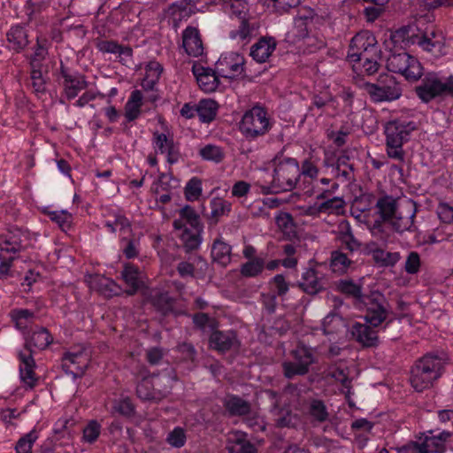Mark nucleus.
<instances>
[{
    "label": "nucleus",
    "instance_id": "obj_6",
    "mask_svg": "<svg viewBox=\"0 0 453 453\" xmlns=\"http://www.w3.org/2000/svg\"><path fill=\"white\" fill-rule=\"evenodd\" d=\"M273 127L265 108L255 105L243 114L239 129L248 140H255L266 134Z\"/></svg>",
    "mask_w": 453,
    "mask_h": 453
},
{
    "label": "nucleus",
    "instance_id": "obj_59",
    "mask_svg": "<svg viewBox=\"0 0 453 453\" xmlns=\"http://www.w3.org/2000/svg\"><path fill=\"white\" fill-rule=\"evenodd\" d=\"M419 268L420 257L418 253L416 251L410 252L404 265L405 272L409 274H415L419 271Z\"/></svg>",
    "mask_w": 453,
    "mask_h": 453
},
{
    "label": "nucleus",
    "instance_id": "obj_51",
    "mask_svg": "<svg viewBox=\"0 0 453 453\" xmlns=\"http://www.w3.org/2000/svg\"><path fill=\"white\" fill-rule=\"evenodd\" d=\"M211 218L215 219V223L218 221V218L227 214L231 210V203L221 199V198H214L211 203Z\"/></svg>",
    "mask_w": 453,
    "mask_h": 453
},
{
    "label": "nucleus",
    "instance_id": "obj_11",
    "mask_svg": "<svg viewBox=\"0 0 453 453\" xmlns=\"http://www.w3.org/2000/svg\"><path fill=\"white\" fill-rule=\"evenodd\" d=\"M244 58L236 52H229L220 56L215 64L218 75L234 79L244 71Z\"/></svg>",
    "mask_w": 453,
    "mask_h": 453
},
{
    "label": "nucleus",
    "instance_id": "obj_44",
    "mask_svg": "<svg viewBox=\"0 0 453 453\" xmlns=\"http://www.w3.org/2000/svg\"><path fill=\"white\" fill-rule=\"evenodd\" d=\"M407 65L408 67L406 68V71H403L402 73L406 78V80L416 81L419 79H422L423 67L416 58L411 56Z\"/></svg>",
    "mask_w": 453,
    "mask_h": 453
},
{
    "label": "nucleus",
    "instance_id": "obj_23",
    "mask_svg": "<svg viewBox=\"0 0 453 453\" xmlns=\"http://www.w3.org/2000/svg\"><path fill=\"white\" fill-rule=\"evenodd\" d=\"M212 261L226 267L232 260V247L221 238H217L211 245Z\"/></svg>",
    "mask_w": 453,
    "mask_h": 453
},
{
    "label": "nucleus",
    "instance_id": "obj_39",
    "mask_svg": "<svg viewBox=\"0 0 453 453\" xmlns=\"http://www.w3.org/2000/svg\"><path fill=\"white\" fill-rule=\"evenodd\" d=\"M309 414L318 423H323L328 419L329 413L324 402L319 399H313L309 406Z\"/></svg>",
    "mask_w": 453,
    "mask_h": 453
},
{
    "label": "nucleus",
    "instance_id": "obj_47",
    "mask_svg": "<svg viewBox=\"0 0 453 453\" xmlns=\"http://www.w3.org/2000/svg\"><path fill=\"white\" fill-rule=\"evenodd\" d=\"M38 436L35 430L22 436L17 442L15 449L17 453H32V447Z\"/></svg>",
    "mask_w": 453,
    "mask_h": 453
},
{
    "label": "nucleus",
    "instance_id": "obj_26",
    "mask_svg": "<svg viewBox=\"0 0 453 453\" xmlns=\"http://www.w3.org/2000/svg\"><path fill=\"white\" fill-rule=\"evenodd\" d=\"M377 42L375 37L368 33L357 34L351 40L348 53H358L361 51L376 50Z\"/></svg>",
    "mask_w": 453,
    "mask_h": 453
},
{
    "label": "nucleus",
    "instance_id": "obj_15",
    "mask_svg": "<svg viewBox=\"0 0 453 453\" xmlns=\"http://www.w3.org/2000/svg\"><path fill=\"white\" fill-rule=\"evenodd\" d=\"M209 343L213 349L222 353L240 346V342L237 339V334L233 330H216L212 332L209 339Z\"/></svg>",
    "mask_w": 453,
    "mask_h": 453
},
{
    "label": "nucleus",
    "instance_id": "obj_34",
    "mask_svg": "<svg viewBox=\"0 0 453 453\" xmlns=\"http://www.w3.org/2000/svg\"><path fill=\"white\" fill-rule=\"evenodd\" d=\"M96 48L103 53L118 54L119 57L124 56L132 58L133 49L129 46H124L113 40H102L96 43Z\"/></svg>",
    "mask_w": 453,
    "mask_h": 453
},
{
    "label": "nucleus",
    "instance_id": "obj_30",
    "mask_svg": "<svg viewBox=\"0 0 453 453\" xmlns=\"http://www.w3.org/2000/svg\"><path fill=\"white\" fill-rule=\"evenodd\" d=\"M337 162L335 177H342L346 181L354 180V165L350 163V156L348 150L340 151L337 157Z\"/></svg>",
    "mask_w": 453,
    "mask_h": 453
},
{
    "label": "nucleus",
    "instance_id": "obj_17",
    "mask_svg": "<svg viewBox=\"0 0 453 453\" xmlns=\"http://www.w3.org/2000/svg\"><path fill=\"white\" fill-rule=\"evenodd\" d=\"M85 358L84 349L78 351H67L62 357V369L71 374L74 379L81 378L84 375L87 365H81V359Z\"/></svg>",
    "mask_w": 453,
    "mask_h": 453
},
{
    "label": "nucleus",
    "instance_id": "obj_43",
    "mask_svg": "<svg viewBox=\"0 0 453 453\" xmlns=\"http://www.w3.org/2000/svg\"><path fill=\"white\" fill-rule=\"evenodd\" d=\"M268 285L272 293H275L278 296L283 297L289 290V283L286 280L283 274H276L273 276Z\"/></svg>",
    "mask_w": 453,
    "mask_h": 453
},
{
    "label": "nucleus",
    "instance_id": "obj_36",
    "mask_svg": "<svg viewBox=\"0 0 453 453\" xmlns=\"http://www.w3.org/2000/svg\"><path fill=\"white\" fill-rule=\"evenodd\" d=\"M411 56L405 51L392 53L387 59V68L389 72L403 73L408 67V61Z\"/></svg>",
    "mask_w": 453,
    "mask_h": 453
},
{
    "label": "nucleus",
    "instance_id": "obj_14",
    "mask_svg": "<svg viewBox=\"0 0 453 453\" xmlns=\"http://www.w3.org/2000/svg\"><path fill=\"white\" fill-rule=\"evenodd\" d=\"M368 323L355 322L350 328L352 337L365 348L377 347L380 343L378 332Z\"/></svg>",
    "mask_w": 453,
    "mask_h": 453
},
{
    "label": "nucleus",
    "instance_id": "obj_33",
    "mask_svg": "<svg viewBox=\"0 0 453 453\" xmlns=\"http://www.w3.org/2000/svg\"><path fill=\"white\" fill-rule=\"evenodd\" d=\"M219 104L212 99H203L196 105V113L203 123H211L215 119Z\"/></svg>",
    "mask_w": 453,
    "mask_h": 453
},
{
    "label": "nucleus",
    "instance_id": "obj_24",
    "mask_svg": "<svg viewBox=\"0 0 453 453\" xmlns=\"http://www.w3.org/2000/svg\"><path fill=\"white\" fill-rule=\"evenodd\" d=\"M370 247L368 254L372 255V260L380 267H393L400 260L401 256L399 252H389L377 247Z\"/></svg>",
    "mask_w": 453,
    "mask_h": 453
},
{
    "label": "nucleus",
    "instance_id": "obj_1",
    "mask_svg": "<svg viewBox=\"0 0 453 453\" xmlns=\"http://www.w3.org/2000/svg\"><path fill=\"white\" fill-rule=\"evenodd\" d=\"M273 162L274 165L273 180L269 186L262 187L263 193L268 195L293 190L301 177L297 160L285 157L282 152H280L274 157Z\"/></svg>",
    "mask_w": 453,
    "mask_h": 453
},
{
    "label": "nucleus",
    "instance_id": "obj_5",
    "mask_svg": "<svg viewBox=\"0 0 453 453\" xmlns=\"http://www.w3.org/2000/svg\"><path fill=\"white\" fill-rule=\"evenodd\" d=\"M452 436V433L442 431L434 435V431L429 430L419 433L415 436L416 441H410L406 444L396 447L398 453H442L445 449V443Z\"/></svg>",
    "mask_w": 453,
    "mask_h": 453
},
{
    "label": "nucleus",
    "instance_id": "obj_46",
    "mask_svg": "<svg viewBox=\"0 0 453 453\" xmlns=\"http://www.w3.org/2000/svg\"><path fill=\"white\" fill-rule=\"evenodd\" d=\"M272 411L275 412L274 414L277 416L275 418V425L277 427H291L294 426L293 423V416L292 412L288 409H278L277 404L274 403L273 410Z\"/></svg>",
    "mask_w": 453,
    "mask_h": 453
},
{
    "label": "nucleus",
    "instance_id": "obj_57",
    "mask_svg": "<svg viewBox=\"0 0 453 453\" xmlns=\"http://www.w3.org/2000/svg\"><path fill=\"white\" fill-rule=\"evenodd\" d=\"M105 226L112 233H115L117 227L119 228L120 231H124L126 229L131 228L130 220L124 215L117 214L115 215V219L113 222L108 221L105 223Z\"/></svg>",
    "mask_w": 453,
    "mask_h": 453
},
{
    "label": "nucleus",
    "instance_id": "obj_62",
    "mask_svg": "<svg viewBox=\"0 0 453 453\" xmlns=\"http://www.w3.org/2000/svg\"><path fill=\"white\" fill-rule=\"evenodd\" d=\"M437 214L441 222L445 224L453 223V207L447 203H440L437 208Z\"/></svg>",
    "mask_w": 453,
    "mask_h": 453
},
{
    "label": "nucleus",
    "instance_id": "obj_3",
    "mask_svg": "<svg viewBox=\"0 0 453 453\" xmlns=\"http://www.w3.org/2000/svg\"><path fill=\"white\" fill-rule=\"evenodd\" d=\"M415 129L416 126L412 121L395 119L386 124V149L388 157L400 162L404 161L403 145L409 140L411 132Z\"/></svg>",
    "mask_w": 453,
    "mask_h": 453
},
{
    "label": "nucleus",
    "instance_id": "obj_19",
    "mask_svg": "<svg viewBox=\"0 0 453 453\" xmlns=\"http://www.w3.org/2000/svg\"><path fill=\"white\" fill-rule=\"evenodd\" d=\"M296 286L304 293L310 296H315L325 289L322 278L313 268H308L302 274L301 280L296 282Z\"/></svg>",
    "mask_w": 453,
    "mask_h": 453
},
{
    "label": "nucleus",
    "instance_id": "obj_64",
    "mask_svg": "<svg viewBox=\"0 0 453 453\" xmlns=\"http://www.w3.org/2000/svg\"><path fill=\"white\" fill-rule=\"evenodd\" d=\"M229 453H257L253 444L244 440H238L234 445L228 448Z\"/></svg>",
    "mask_w": 453,
    "mask_h": 453
},
{
    "label": "nucleus",
    "instance_id": "obj_50",
    "mask_svg": "<svg viewBox=\"0 0 453 453\" xmlns=\"http://www.w3.org/2000/svg\"><path fill=\"white\" fill-rule=\"evenodd\" d=\"M101 434V425L96 420H90L83 428L82 439L88 443H94Z\"/></svg>",
    "mask_w": 453,
    "mask_h": 453
},
{
    "label": "nucleus",
    "instance_id": "obj_52",
    "mask_svg": "<svg viewBox=\"0 0 453 453\" xmlns=\"http://www.w3.org/2000/svg\"><path fill=\"white\" fill-rule=\"evenodd\" d=\"M32 87L36 94L46 92V83L42 77L40 67H32L31 70Z\"/></svg>",
    "mask_w": 453,
    "mask_h": 453
},
{
    "label": "nucleus",
    "instance_id": "obj_38",
    "mask_svg": "<svg viewBox=\"0 0 453 453\" xmlns=\"http://www.w3.org/2000/svg\"><path fill=\"white\" fill-rule=\"evenodd\" d=\"M218 76L216 68L214 70L211 69L198 78L196 81L204 92L210 93L215 91L220 83Z\"/></svg>",
    "mask_w": 453,
    "mask_h": 453
},
{
    "label": "nucleus",
    "instance_id": "obj_20",
    "mask_svg": "<svg viewBox=\"0 0 453 453\" xmlns=\"http://www.w3.org/2000/svg\"><path fill=\"white\" fill-rule=\"evenodd\" d=\"M28 243V237L19 229L8 232L4 240L0 242V251L7 253H17L26 250Z\"/></svg>",
    "mask_w": 453,
    "mask_h": 453
},
{
    "label": "nucleus",
    "instance_id": "obj_41",
    "mask_svg": "<svg viewBox=\"0 0 453 453\" xmlns=\"http://www.w3.org/2000/svg\"><path fill=\"white\" fill-rule=\"evenodd\" d=\"M351 264V260L347 255L340 250H334L331 253L330 266L335 273H343Z\"/></svg>",
    "mask_w": 453,
    "mask_h": 453
},
{
    "label": "nucleus",
    "instance_id": "obj_13",
    "mask_svg": "<svg viewBox=\"0 0 453 453\" xmlns=\"http://www.w3.org/2000/svg\"><path fill=\"white\" fill-rule=\"evenodd\" d=\"M141 381L136 386V395L142 401H157L161 398V392L156 390L153 379L157 376L150 373L145 366H141L138 372Z\"/></svg>",
    "mask_w": 453,
    "mask_h": 453
},
{
    "label": "nucleus",
    "instance_id": "obj_63",
    "mask_svg": "<svg viewBox=\"0 0 453 453\" xmlns=\"http://www.w3.org/2000/svg\"><path fill=\"white\" fill-rule=\"evenodd\" d=\"M177 350L181 354L185 361L194 362L196 357V350L190 342H182L177 346Z\"/></svg>",
    "mask_w": 453,
    "mask_h": 453
},
{
    "label": "nucleus",
    "instance_id": "obj_22",
    "mask_svg": "<svg viewBox=\"0 0 453 453\" xmlns=\"http://www.w3.org/2000/svg\"><path fill=\"white\" fill-rule=\"evenodd\" d=\"M276 49V42L272 37H262L250 48V55L258 63H265Z\"/></svg>",
    "mask_w": 453,
    "mask_h": 453
},
{
    "label": "nucleus",
    "instance_id": "obj_10",
    "mask_svg": "<svg viewBox=\"0 0 453 453\" xmlns=\"http://www.w3.org/2000/svg\"><path fill=\"white\" fill-rule=\"evenodd\" d=\"M59 72L63 78V93L68 100L74 99L81 90L88 88L86 76L78 72L71 73L63 62L60 64Z\"/></svg>",
    "mask_w": 453,
    "mask_h": 453
},
{
    "label": "nucleus",
    "instance_id": "obj_48",
    "mask_svg": "<svg viewBox=\"0 0 453 453\" xmlns=\"http://www.w3.org/2000/svg\"><path fill=\"white\" fill-rule=\"evenodd\" d=\"M185 197L188 201L197 200L202 194V181L197 177H193L188 180L185 188Z\"/></svg>",
    "mask_w": 453,
    "mask_h": 453
},
{
    "label": "nucleus",
    "instance_id": "obj_40",
    "mask_svg": "<svg viewBox=\"0 0 453 453\" xmlns=\"http://www.w3.org/2000/svg\"><path fill=\"white\" fill-rule=\"evenodd\" d=\"M255 31V26L250 24L247 19H241L237 29L230 32L232 39H239L241 42L249 41Z\"/></svg>",
    "mask_w": 453,
    "mask_h": 453
},
{
    "label": "nucleus",
    "instance_id": "obj_9",
    "mask_svg": "<svg viewBox=\"0 0 453 453\" xmlns=\"http://www.w3.org/2000/svg\"><path fill=\"white\" fill-rule=\"evenodd\" d=\"M366 310L365 320L373 327L380 326L388 318V303L384 295L379 291H372L364 297L361 303Z\"/></svg>",
    "mask_w": 453,
    "mask_h": 453
},
{
    "label": "nucleus",
    "instance_id": "obj_35",
    "mask_svg": "<svg viewBox=\"0 0 453 453\" xmlns=\"http://www.w3.org/2000/svg\"><path fill=\"white\" fill-rule=\"evenodd\" d=\"M53 341L51 334L46 327H39L33 331L30 338L25 344H29L28 348L34 346L38 349H45Z\"/></svg>",
    "mask_w": 453,
    "mask_h": 453
},
{
    "label": "nucleus",
    "instance_id": "obj_45",
    "mask_svg": "<svg viewBox=\"0 0 453 453\" xmlns=\"http://www.w3.org/2000/svg\"><path fill=\"white\" fill-rule=\"evenodd\" d=\"M165 441L173 448L183 447L187 441L186 430L181 426H175L168 433Z\"/></svg>",
    "mask_w": 453,
    "mask_h": 453
},
{
    "label": "nucleus",
    "instance_id": "obj_25",
    "mask_svg": "<svg viewBox=\"0 0 453 453\" xmlns=\"http://www.w3.org/2000/svg\"><path fill=\"white\" fill-rule=\"evenodd\" d=\"M149 302L157 311L165 317L172 313H174L175 316L178 315L173 308L174 299L171 297L167 292H156L150 295Z\"/></svg>",
    "mask_w": 453,
    "mask_h": 453
},
{
    "label": "nucleus",
    "instance_id": "obj_53",
    "mask_svg": "<svg viewBox=\"0 0 453 453\" xmlns=\"http://www.w3.org/2000/svg\"><path fill=\"white\" fill-rule=\"evenodd\" d=\"M340 240L342 242V249L350 252L356 251L360 248V242L356 240L349 228H348L346 232H342L341 234Z\"/></svg>",
    "mask_w": 453,
    "mask_h": 453
},
{
    "label": "nucleus",
    "instance_id": "obj_29",
    "mask_svg": "<svg viewBox=\"0 0 453 453\" xmlns=\"http://www.w3.org/2000/svg\"><path fill=\"white\" fill-rule=\"evenodd\" d=\"M139 269L137 266L127 264L121 272V276L128 287L125 290L127 296H134L141 288L142 282L139 280Z\"/></svg>",
    "mask_w": 453,
    "mask_h": 453
},
{
    "label": "nucleus",
    "instance_id": "obj_58",
    "mask_svg": "<svg viewBox=\"0 0 453 453\" xmlns=\"http://www.w3.org/2000/svg\"><path fill=\"white\" fill-rule=\"evenodd\" d=\"M47 54V49L42 44L39 38H37L35 53L31 56L30 59L31 67H41V61L46 58Z\"/></svg>",
    "mask_w": 453,
    "mask_h": 453
},
{
    "label": "nucleus",
    "instance_id": "obj_12",
    "mask_svg": "<svg viewBox=\"0 0 453 453\" xmlns=\"http://www.w3.org/2000/svg\"><path fill=\"white\" fill-rule=\"evenodd\" d=\"M29 344H25L24 349L19 352V375L21 381L30 389L34 388L38 381V377L35 372L36 366L33 357V350L28 348Z\"/></svg>",
    "mask_w": 453,
    "mask_h": 453
},
{
    "label": "nucleus",
    "instance_id": "obj_7",
    "mask_svg": "<svg viewBox=\"0 0 453 453\" xmlns=\"http://www.w3.org/2000/svg\"><path fill=\"white\" fill-rule=\"evenodd\" d=\"M362 88L374 104L395 101L403 92L401 84L388 73L380 74L375 82H365Z\"/></svg>",
    "mask_w": 453,
    "mask_h": 453
},
{
    "label": "nucleus",
    "instance_id": "obj_28",
    "mask_svg": "<svg viewBox=\"0 0 453 453\" xmlns=\"http://www.w3.org/2000/svg\"><path fill=\"white\" fill-rule=\"evenodd\" d=\"M275 223L287 240L293 241L297 239L296 225L290 213L280 211L275 217Z\"/></svg>",
    "mask_w": 453,
    "mask_h": 453
},
{
    "label": "nucleus",
    "instance_id": "obj_4",
    "mask_svg": "<svg viewBox=\"0 0 453 453\" xmlns=\"http://www.w3.org/2000/svg\"><path fill=\"white\" fill-rule=\"evenodd\" d=\"M414 91L425 104L435 98L453 97V75L442 80L437 73H426Z\"/></svg>",
    "mask_w": 453,
    "mask_h": 453
},
{
    "label": "nucleus",
    "instance_id": "obj_31",
    "mask_svg": "<svg viewBox=\"0 0 453 453\" xmlns=\"http://www.w3.org/2000/svg\"><path fill=\"white\" fill-rule=\"evenodd\" d=\"M336 288L342 294L355 299V305L361 307V303L366 295L362 293V286L355 283L352 280H340Z\"/></svg>",
    "mask_w": 453,
    "mask_h": 453
},
{
    "label": "nucleus",
    "instance_id": "obj_55",
    "mask_svg": "<svg viewBox=\"0 0 453 453\" xmlns=\"http://www.w3.org/2000/svg\"><path fill=\"white\" fill-rule=\"evenodd\" d=\"M114 410L125 417H132L134 414V405L130 398L126 397L118 401L114 405Z\"/></svg>",
    "mask_w": 453,
    "mask_h": 453
},
{
    "label": "nucleus",
    "instance_id": "obj_32",
    "mask_svg": "<svg viewBox=\"0 0 453 453\" xmlns=\"http://www.w3.org/2000/svg\"><path fill=\"white\" fill-rule=\"evenodd\" d=\"M416 211V209L413 208L409 211L407 216H403L402 212H396L394 218L389 220L392 228L399 234H403L405 231H412Z\"/></svg>",
    "mask_w": 453,
    "mask_h": 453
},
{
    "label": "nucleus",
    "instance_id": "obj_2",
    "mask_svg": "<svg viewBox=\"0 0 453 453\" xmlns=\"http://www.w3.org/2000/svg\"><path fill=\"white\" fill-rule=\"evenodd\" d=\"M444 364V354L429 352L418 358L411 369L410 382L412 388L418 392L430 388L441 376Z\"/></svg>",
    "mask_w": 453,
    "mask_h": 453
},
{
    "label": "nucleus",
    "instance_id": "obj_18",
    "mask_svg": "<svg viewBox=\"0 0 453 453\" xmlns=\"http://www.w3.org/2000/svg\"><path fill=\"white\" fill-rule=\"evenodd\" d=\"M182 47L190 57L197 58L203 55V44L196 27L189 26L183 31Z\"/></svg>",
    "mask_w": 453,
    "mask_h": 453
},
{
    "label": "nucleus",
    "instance_id": "obj_16",
    "mask_svg": "<svg viewBox=\"0 0 453 453\" xmlns=\"http://www.w3.org/2000/svg\"><path fill=\"white\" fill-rule=\"evenodd\" d=\"M222 403L228 417H249L252 413L251 403L237 395H226Z\"/></svg>",
    "mask_w": 453,
    "mask_h": 453
},
{
    "label": "nucleus",
    "instance_id": "obj_27",
    "mask_svg": "<svg viewBox=\"0 0 453 453\" xmlns=\"http://www.w3.org/2000/svg\"><path fill=\"white\" fill-rule=\"evenodd\" d=\"M375 207L381 220L389 222L397 212V201L392 196L384 195L377 200Z\"/></svg>",
    "mask_w": 453,
    "mask_h": 453
},
{
    "label": "nucleus",
    "instance_id": "obj_54",
    "mask_svg": "<svg viewBox=\"0 0 453 453\" xmlns=\"http://www.w3.org/2000/svg\"><path fill=\"white\" fill-rule=\"evenodd\" d=\"M278 296L275 293L267 292L260 294V301L263 304L264 309L268 314H273L276 311L278 305L277 303Z\"/></svg>",
    "mask_w": 453,
    "mask_h": 453
},
{
    "label": "nucleus",
    "instance_id": "obj_21",
    "mask_svg": "<svg viewBox=\"0 0 453 453\" xmlns=\"http://www.w3.org/2000/svg\"><path fill=\"white\" fill-rule=\"evenodd\" d=\"M27 29L20 25L12 26L6 33L8 48L16 53L21 52L28 44Z\"/></svg>",
    "mask_w": 453,
    "mask_h": 453
},
{
    "label": "nucleus",
    "instance_id": "obj_37",
    "mask_svg": "<svg viewBox=\"0 0 453 453\" xmlns=\"http://www.w3.org/2000/svg\"><path fill=\"white\" fill-rule=\"evenodd\" d=\"M265 265L263 258L255 257L241 265L240 273L246 278L257 277L263 273Z\"/></svg>",
    "mask_w": 453,
    "mask_h": 453
},
{
    "label": "nucleus",
    "instance_id": "obj_8",
    "mask_svg": "<svg viewBox=\"0 0 453 453\" xmlns=\"http://www.w3.org/2000/svg\"><path fill=\"white\" fill-rule=\"evenodd\" d=\"M294 361L282 364L283 374L287 379L303 376L310 372V367L316 362L315 350L303 343L297 344L291 352Z\"/></svg>",
    "mask_w": 453,
    "mask_h": 453
},
{
    "label": "nucleus",
    "instance_id": "obj_60",
    "mask_svg": "<svg viewBox=\"0 0 453 453\" xmlns=\"http://www.w3.org/2000/svg\"><path fill=\"white\" fill-rule=\"evenodd\" d=\"M225 7L229 8L231 12L240 19H246L245 16L248 12V4L246 0L225 3Z\"/></svg>",
    "mask_w": 453,
    "mask_h": 453
},
{
    "label": "nucleus",
    "instance_id": "obj_49",
    "mask_svg": "<svg viewBox=\"0 0 453 453\" xmlns=\"http://www.w3.org/2000/svg\"><path fill=\"white\" fill-rule=\"evenodd\" d=\"M50 219L56 222L63 231H67L71 227L72 214L67 211H50Z\"/></svg>",
    "mask_w": 453,
    "mask_h": 453
},
{
    "label": "nucleus",
    "instance_id": "obj_42",
    "mask_svg": "<svg viewBox=\"0 0 453 453\" xmlns=\"http://www.w3.org/2000/svg\"><path fill=\"white\" fill-rule=\"evenodd\" d=\"M199 155L203 160L212 161L216 164L222 162L225 153L219 146L207 144L199 150Z\"/></svg>",
    "mask_w": 453,
    "mask_h": 453
},
{
    "label": "nucleus",
    "instance_id": "obj_56",
    "mask_svg": "<svg viewBox=\"0 0 453 453\" xmlns=\"http://www.w3.org/2000/svg\"><path fill=\"white\" fill-rule=\"evenodd\" d=\"M182 219H185L187 222L195 229L201 227L200 219L196 211L189 205H186L180 210V212Z\"/></svg>",
    "mask_w": 453,
    "mask_h": 453
},
{
    "label": "nucleus",
    "instance_id": "obj_61",
    "mask_svg": "<svg viewBox=\"0 0 453 453\" xmlns=\"http://www.w3.org/2000/svg\"><path fill=\"white\" fill-rule=\"evenodd\" d=\"M163 73V66L157 61H150L145 68V77L150 81L158 82Z\"/></svg>",
    "mask_w": 453,
    "mask_h": 453
}]
</instances>
